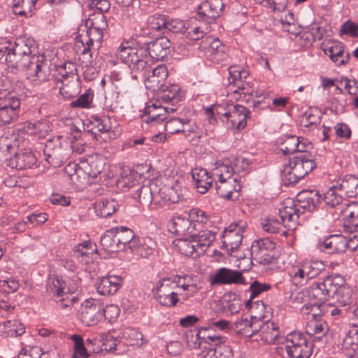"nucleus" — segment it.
I'll return each mask as SVG.
<instances>
[{
	"mask_svg": "<svg viewBox=\"0 0 358 358\" xmlns=\"http://www.w3.org/2000/svg\"><path fill=\"white\" fill-rule=\"evenodd\" d=\"M6 61L9 65L24 70L27 78L33 80L45 81L50 76V62L38 54L35 41L20 37L8 50Z\"/></svg>",
	"mask_w": 358,
	"mask_h": 358,
	"instance_id": "obj_1",
	"label": "nucleus"
},
{
	"mask_svg": "<svg viewBox=\"0 0 358 358\" xmlns=\"http://www.w3.org/2000/svg\"><path fill=\"white\" fill-rule=\"evenodd\" d=\"M321 195L316 190H303L296 196V202L288 199L280 208V217L289 229L296 228L299 218L300 209L314 210L320 202Z\"/></svg>",
	"mask_w": 358,
	"mask_h": 358,
	"instance_id": "obj_2",
	"label": "nucleus"
},
{
	"mask_svg": "<svg viewBox=\"0 0 358 358\" xmlns=\"http://www.w3.org/2000/svg\"><path fill=\"white\" fill-rule=\"evenodd\" d=\"M316 167L315 162L308 154L296 155L284 165L281 176L286 185L295 184Z\"/></svg>",
	"mask_w": 358,
	"mask_h": 358,
	"instance_id": "obj_3",
	"label": "nucleus"
},
{
	"mask_svg": "<svg viewBox=\"0 0 358 358\" xmlns=\"http://www.w3.org/2000/svg\"><path fill=\"white\" fill-rule=\"evenodd\" d=\"M45 161L53 167L62 166L69 158L71 150L66 137L62 135L48 139L44 147Z\"/></svg>",
	"mask_w": 358,
	"mask_h": 358,
	"instance_id": "obj_4",
	"label": "nucleus"
},
{
	"mask_svg": "<svg viewBox=\"0 0 358 358\" xmlns=\"http://www.w3.org/2000/svg\"><path fill=\"white\" fill-rule=\"evenodd\" d=\"M117 57L132 71H147L148 57L144 48L124 46L122 45L116 52Z\"/></svg>",
	"mask_w": 358,
	"mask_h": 358,
	"instance_id": "obj_5",
	"label": "nucleus"
},
{
	"mask_svg": "<svg viewBox=\"0 0 358 358\" xmlns=\"http://www.w3.org/2000/svg\"><path fill=\"white\" fill-rule=\"evenodd\" d=\"M282 343L289 358H309L313 352V344L298 331L288 334Z\"/></svg>",
	"mask_w": 358,
	"mask_h": 358,
	"instance_id": "obj_6",
	"label": "nucleus"
},
{
	"mask_svg": "<svg viewBox=\"0 0 358 358\" xmlns=\"http://www.w3.org/2000/svg\"><path fill=\"white\" fill-rule=\"evenodd\" d=\"M152 293L159 303L166 307L176 306L179 301L178 296L180 295L170 277L159 280L152 289Z\"/></svg>",
	"mask_w": 358,
	"mask_h": 358,
	"instance_id": "obj_7",
	"label": "nucleus"
},
{
	"mask_svg": "<svg viewBox=\"0 0 358 358\" xmlns=\"http://www.w3.org/2000/svg\"><path fill=\"white\" fill-rule=\"evenodd\" d=\"M103 303L98 299L85 300L81 305L78 317L85 326H94L103 318Z\"/></svg>",
	"mask_w": 358,
	"mask_h": 358,
	"instance_id": "obj_8",
	"label": "nucleus"
},
{
	"mask_svg": "<svg viewBox=\"0 0 358 358\" xmlns=\"http://www.w3.org/2000/svg\"><path fill=\"white\" fill-rule=\"evenodd\" d=\"M211 286L224 285H245V279L241 271L222 267L211 273L208 277Z\"/></svg>",
	"mask_w": 358,
	"mask_h": 358,
	"instance_id": "obj_9",
	"label": "nucleus"
},
{
	"mask_svg": "<svg viewBox=\"0 0 358 358\" xmlns=\"http://www.w3.org/2000/svg\"><path fill=\"white\" fill-rule=\"evenodd\" d=\"M246 227V222L239 220L230 224L224 229L222 234V243L229 251L233 252L238 249Z\"/></svg>",
	"mask_w": 358,
	"mask_h": 358,
	"instance_id": "obj_10",
	"label": "nucleus"
},
{
	"mask_svg": "<svg viewBox=\"0 0 358 358\" xmlns=\"http://www.w3.org/2000/svg\"><path fill=\"white\" fill-rule=\"evenodd\" d=\"M275 243L268 238L255 240L251 246L252 258L261 264H268L275 258Z\"/></svg>",
	"mask_w": 358,
	"mask_h": 358,
	"instance_id": "obj_11",
	"label": "nucleus"
},
{
	"mask_svg": "<svg viewBox=\"0 0 358 358\" xmlns=\"http://www.w3.org/2000/svg\"><path fill=\"white\" fill-rule=\"evenodd\" d=\"M351 239H348L341 234L331 235L320 241V249L329 254H340L345 252L348 248H351Z\"/></svg>",
	"mask_w": 358,
	"mask_h": 358,
	"instance_id": "obj_12",
	"label": "nucleus"
},
{
	"mask_svg": "<svg viewBox=\"0 0 358 358\" xmlns=\"http://www.w3.org/2000/svg\"><path fill=\"white\" fill-rule=\"evenodd\" d=\"M224 8L222 0H206L197 7L199 20L211 24L217 18Z\"/></svg>",
	"mask_w": 358,
	"mask_h": 358,
	"instance_id": "obj_13",
	"label": "nucleus"
},
{
	"mask_svg": "<svg viewBox=\"0 0 358 358\" xmlns=\"http://www.w3.org/2000/svg\"><path fill=\"white\" fill-rule=\"evenodd\" d=\"M335 213L342 217L343 226L348 231L352 232L358 229V202L352 201L345 203L336 210Z\"/></svg>",
	"mask_w": 358,
	"mask_h": 358,
	"instance_id": "obj_14",
	"label": "nucleus"
},
{
	"mask_svg": "<svg viewBox=\"0 0 358 358\" xmlns=\"http://www.w3.org/2000/svg\"><path fill=\"white\" fill-rule=\"evenodd\" d=\"M36 161V157L31 150H20L6 158L5 164L11 169H24L32 167Z\"/></svg>",
	"mask_w": 358,
	"mask_h": 358,
	"instance_id": "obj_15",
	"label": "nucleus"
},
{
	"mask_svg": "<svg viewBox=\"0 0 358 358\" xmlns=\"http://www.w3.org/2000/svg\"><path fill=\"white\" fill-rule=\"evenodd\" d=\"M248 117H250V111L243 106L234 103L229 105V114L226 122L228 127L244 129Z\"/></svg>",
	"mask_w": 358,
	"mask_h": 358,
	"instance_id": "obj_16",
	"label": "nucleus"
},
{
	"mask_svg": "<svg viewBox=\"0 0 358 358\" xmlns=\"http://www.w3.org/2000/svg\"><path fill=\"white\" fill-rule=\"evenodd\" d=\"M206 41L208 45L206 48L205 53L211 61L222 64L227 59V48L219 39L209 36L206 38Z\"/></svg>",
	"mask_w": 358,
	"mask_h": 358,
	"instance_id": "obj_17",
	"label": "nucleus"
},
{
	"mask_svg": "<svg viewBox=\"0 0 358 358\" xmlns=\"http://www.w3.org/2000/svg\"><path fill=\"white\" fill-rule=\"evenodd\" d=\"M171 43L167 37H160L154 41L146 43V48L150 57L153 60H163L170 52Z\"/></svg>",
	"mask_w": 358,
	"mask_h": 358,
	"instance_id": "obj_18",
	"label": "nucleus"
},
{
	"mask_svg": "<svg viewBox=\"0 0 358 358\" xmlns=\"http://www.w3.org/2000/svg\"><path fill=\"white\" fill-rule=\"evenodd\" d=\"M323 50L324 54L338 66L345 64L350 57L349 52L345 55L344 45L338 41H329L324 45Z\"/></svg>",
	"mask_w": 358,
	"mask_h": 358,
	"instance_id": "obj_19",
	"label": "nucleus"
},
{
	"mask_svg": "<svg viewBox=\"0 0 358 358\" xmlns=\"http://www.w3.org/2000/svg\"><path fill=\"white\" fill-rule=\"evenodd\" d=\"M159 190L158 180H148L136 190L134 197H137L138 201L145 205H149L152 202L158 204L156 196Z\"/></svg>",
	"mask_w": 358,
	"mask_h": 358,
	"instance_id": "obj_20",
	"label": "nucleus"
},
{
	"mask_svg": "<svg viewBox=\"0 0 358 358\" xmlns=\"http://www.w3.org/2000/svg\"><path fill=\"white\" fill-rule=\"evenodd\" d=\"M147 78L145 84L147 88L152 90H158L163 87L164 82L168 76V70L166 66L163 64L158 65L146 75Z\"/></svg>",
	"mask_w": 358,
	"mask_h": 358,
	"instance_id": "obj_21",
	"label": "nucleus"
},
{
	"mask_svg": "<svg viewBox=\"0 0 358 358\" xmlns=\"http://www.w3.org/2000/svg\"><path fill=\"white\" fill-rule=\"evenodd\" d=\"M170 230L179 236L191 238L195 234L196 227L192 225L189 218L176 216L171 219Z\"/></svg>",
	"mask_w": 358,
	"mask_h": 358,
	"instance_id": "obj_22",
	"label": "nucleus"
},
{
	"mask_svg": "<svg viewBox=\"0 0 358 358\" xmlns=\"http://www.w3.org/2000/svg\"><path fill=\"white\" fill-rule=\"evenodd\" d=\"M122 281V278L117 275L102 277L96 286L97 292L101 295L114 294L121 287Z\"/></svg>",
	"mask_w": 358,
	"mask_h": 358,
	"instance_id": "obj_23",
	"label": "nucleus"
},
{
	"mask_svg": "<svg viewBox=\"0 0 358 358\" xmlns=\"http://www.w3.org/2000/svg\"><path fill=\"white\" fill-rule=\"evenodd\" d=\"M169 109L168 107L157 106L155 104L148 106L142 116L143 121L147 124H161L168 119L166 113Z\"/></svg>",
	"mask_w": 358,
	"mask_h": 358,
	"instance_id": "obj_24",
	"label": "nucleus"
},
{
	"mask_svg": "<svg viewBox=\"0 0 358 358\" xmlns=\"http://www.w3.org/2000/svg\"><path fill=\"white\" fill-rule=\"evenodd\" d=\"M195 187L200 194H205L212 186L213 179L206 169L195 168L192 171Z\"/></svg>",
	"mask_w": 358,
	"mask_h": 358,
	"instance_id": "obj_25",
	"label": "nucleus"
},
{
	"mask_svg": "<svg viewBox=\"0 0 358 358\" xmlns=\"http://www.w3.org/2000/svg\"><path fill=\"white\" fill-rule=\"evenodd\" d=\"M204 227H196L195 234L191 238L196 241L197 248L200 254H203L206 249L212 244L215 239V232L211 230L205 229Z\"/></svg>",
	"mask_w": 358,
	"mask_h": 358,
	"instance_id": "obj_26",
	"label": "nucleus"
},
{
	"mask_svg": "<svg viewBox=\"0 0 358 358\" xmlns=\"http://www.w3.org/2000/svg\"><path fill=\"white\" fill-rule=\"evenodd\" d=\"M178 250L185 256L193 257L194 258L200 256L199 250L196 246V241L193 238L180 236L173 242Z\"/></svg>",
	"mask_w": 358,
	"mask_h": 358,
	"instance_id": "obj_27",
	"label": "nucleus"
},
{
	"mask_svg": "<svg viewBox=\"0 0 358 358\" xmlns=\"http://www.w3.org/2000/svg\"><path fill=\"white\" fill-rule=\"evenodd\" d=\"M335 187L345 196L354 197L358 194V178L353 175H346L336 182Z\"/></svg>",
	"mask_w": 358,
	"mask_h": 358,
	"instance_id": "obj_28",
	"label": "nucleus"
},
{
	"mask_svg": "<svg viewBox=\"0 0 358 358\" xmlns=\"http://www.w3.org/2000/svg\"><path fill=\"white\" fill-rule=\"evenodd\" d=\"M21 100L14 91L0 90V108L20 113Z\"/></svg>",
	"mask_w": 358,
	"mask_h": 358,
	"instance_id": "obj_29",
	"label": "nucleus"
},
{
	"mask_svg": "<svg viewBox=\"0 0 358 358\" xmlns=\"http://www.w3.org/2000/svg\"><path fill=\"white\" fill-rule=\"evenodd\" d=\"M158 187L160 188L158 195H157V203L169 201L173 203H178L180 200V194L176 187L172 185H163L158 181Z\"/></svg>",
	"mask_w": 358,
	"mask_h": 358,
	"instance_id": "obj_30",
	"label": "nucleus"
},
{
	"mask_svg": "<svg viewBox=\"0 0 358 358\" xmlns=\"http://www.w3.org/2000/svg\"><path fill=\"white\" fill-rule=\"evenodd\" d=\"M328 331V325L321 315L313 318H308L306 325V332L316 338H321L324 336Z\"/></svg>",
	"mask_w": 358,
	"mask_h": 358,
	"instance_id": "obj_31",
	"label": "nucleus"
},
{
	"mask_svg": "<svg viewBox=\"0 0 358 358\" xmlns=\"http://www.w3.org/2000/svg\"><path fill=\"white\" fill-rule=\"evenodd\" d=\"M25 331L24 325L17 320H9L0 322V336L15 337Z\"/></svg>",
	"mask_w": 358,
	"mask_h": 358,
	"instance_id": "obj_32",
	"label": "nucleus"
},
{
	"mask_svg": "<svg viewBox=\"0 0 358 358\" xmlns=\"http://www.w3.org/2000/svg\"><path fill=\"white\" fill-rule=\"evenodd\" d=\"M330 298L333 301L334 305L339 306L340 307L348 308L349 313H350L352 309L354 308V306H351V303H352V289L347 285L340 287V289Z\"/></svg>",
	"mask_w": 358,
	"mask_h": 358,
	"instance_id": "obj_33",
	"label": "nucleus"
},
{
	"mask_svg": "<svg viewBox=\"0 0 358 358\" xmlns=\"http://www.w3.org/2000/svg\"><path fill=\"white\" fill-rule=\"evenodd\" d=\"M248 308H249L252 314L250 317L257 322H263L269 317L271 308L262 301L255 302L251 301Z\"/></svg>",
	"mask_w": 358,
	"mask_h": 358,
	"instance_id": "obj_34",
	"label": "nucleus"
},
{
	"mask_svg": "<svg viewBox=\"0 0 358 358\" xmlns=\"http://www.w3.org/2000/svg\"><path fill=\"white\" fill-rule=\"evenodd\" d=\"M259 328L257 333L260 334L262 339L265 342L271 343L278 341V327L273 322H269V319L259 322Z\"/></svg>",
	"mask_w": 358,
	"mask_h": 358,
	"instance_id": "obj_35",
	"label": "nucleus"
},
{
	"mask_svg": "<svg viewBox=\"0 0 358 358\" xmlns=\"http://www.w3.org/2000/svg\"><path fill=\"white\" fill-rule=\"evenodd\" d=\"M321 112L317 108H310L300 117L301 127L313 129L321 121Z\"/></svg>",
	"mask_w": 358,
	"mask_h": 358,
	"instance_id": "obj_36",
	"label": "nucleus"
},
{
	"mask_svg": "<svg viewBox=\"0 0 358 358\" xmlns=\"http://www.w3.org/2000/svg\"><path fill=\"white\" fill-rule=\"evenodd\" d=\"M117 201L114 199H101L94 204L97 215L101 217H107L112 215L117 210Z\"/></svg>",
	"mask_w": 358,
	"mask_h": 358,
	"instance_id": "obj_37",
	"label": "nucleus"
},
{
	"mask_svg": "<svg viewBox=\"0 0 358 358\" xmlns=\"http://www.w3.org/2000/svg\"><path fill=\"white\" fill-rule=\"evenodd\" d=\"M236 182L237 179L219 180L215 182L217 194L222 197L231 199L234 192L240 189Z\"/></svg>",
	"mask_w": 358,
	"mask_h": 358,
	"instance_id": "obj_38",
	"label": "nucleus"
},
{
	"mask_svg": "<svg viewBox=\"0 0 358 358\" xmlns=\"http://www.w3.org/2000/svg\"><path fill=\"white\" fill-rule=\"evenodd\" d=\"M47 291L50 294H52V296L56 299L62 296L64 294L70 292L69 287H66V282L58 276H50L47 282Z\"/></svg>",
	"mask_w": 358,
	"mask_h": 358,
	"instance_id": "obj_39",
	"label": "nucleus"
},
{
	"mask_svg": "<svg viewBox=\"0 0 358 358\" xmlns=\"http://www.w3.org/2000/svg\"><path fill=\"white\" fill-rule=\"evenodd\" d=\"M117 245L121 247V249L128 247L134 251L135 248V240L134 239V231L127 227H121L116 229L115 232Z\"/></svg>",
	"mask_w": 358,
	"mask_h": 358,
	"instance_id": "obj_40",
	"label": "nucleus"
},
{
	"mask_svg": "<svg viewBox=\"0 0 358 358\" xmlns=\"http://www.w3.org/2000/svg\"><path fill=\"white\" fill-rule=\"evenodd\" d=\"M322 285V281L320 282H315L308 289H306L311 301L316 302L321 306L323 305L324 301H327L330 298L327 289H323Z\"/></svg>",
	"mask_w": 358,
	"mask_h": 358,
	"instance_id": "obj_41",
	"label": "nucleus"
},
{
	"mask_svg": "<svg viewBox=\"0 0 358 358\" xmlns=\"http://www.w3.org/2000/svg\"><path fill=\"white\" fill-rule=\"evenodd\" d=\"M235 327L236 331L246 336H252L253 334L257 333L259 329V322L252 320H248L247 317L241 318L235 322Z\"/></svg>",
	"mask_w": 358,
	"mask_h": 358,
	"instance_id": "obj_42",
	"label": "nucleus"
},
{
	"mask_svg": "<svg viewBox=\"0 0 358 358\" xmlns=\"http://www.w3.org/2000/svg\"><path fill=\"white\" fill-rule=\"evenodd\" d=\"M323 289H326L329 296H332L341 287H344L345 279L340 275L327 276L323 280Z\"/></svg>",
	"mask_w": 358,
	"mask_h": 358,
	"instance_id": "obj_43",
	"label": "nucleus"
},
{
	"mask_svg": "<svg viewBox=\"0 0 358 358\" xmlns=\"http://www.w3.org/2000/svg\"><path fill=\"white\" fill-rule=\"evenodd\" d=\"M159 96L160 99L166 102L172 101L177 103L181 100L183 95L178 85H171L162 89Z\"/></svg>",
	"mask_w": 358,
	"mask_h": 358,
	"instance_id": "obj_44",
	"label": "nucleus"
},
{
	"mask_svg": "<svg viewBox=\"0 0 358 358\" xmlns=\"http://www.w3.org/2000/svg\"><path fill=\"white\" fill-rule=\"evenodd\" d=\"M81 29H79L80 32ZM76 42L77 44V48L80 50L82 55L86 57V59H89V61L92 58V48L94 46L95 41L90 38H84V34L79 33L76 37Z\"/></svg>",
	"mask_w": 358,
	"mask_h": 358,
	"instance_id": "obj_45",
	"label": "nucleus"
},
{
	"mask_svg": "<svg viewBox=\"0 0 358 358\" xmlns=\"http://www.w3.org/2000/svg\"><path fill=\"white\" fill-rule=\"evenodd\" d=\"M71 76L73 79H69V82L62 83V86L59 87L61 94L66 98L76 96L79 90L78 76L73 75Z\"/></svg>",
	"mask_w": 358,
	"mask_h": 358,
	"instance_id": "obj_46",
	"label": "nucleus"
},
{
	"mask_svg": "<svg viewBox=\"0 0 358 358\" xmlns=\"http://www.w3.org/2000/svg\"><path fill=\"white\" fill-rule=\"evenodd\" d=\"M100 243L105 250L109 252H115L121 249V247L117 245L116 235L113 229L107 231L101 236Z\"/></svg>",
	"mask_w": 358,
	"mask_h": 358,
	"instance_id": "obj_47",
	"label": "nucleus"
},
{
	"mask_svg": "<svg viewBox=\"0 0 358 358\" xmlns=\"http://www.w3.org/2000/svg\"><path fill=\"white\" fill-rule=\"evenodd\" d=\"M28 128L33 135L38 136L39 138H45L51 131L50 122L46 120L29 123Z\"/></svg>",
	"mask_w": 358,
	"mask_h": 358,
	"instance_id": "obj_48",
	"label": "nucleus"
},
{
	"mask_svg": "<svg viewBox=\"0 0 358 358\" xmlns=\"http://www.w3.org/2000/svg\"><path fill=\"white\" fill-rule=\"evenodd\" d=\"M234 173V169L231 164L228 163H220L215 164V167L213 170V175L215 177H217L219 180H229L236 179L232 178L233 173Z\"/></svg>",
	"mask_w": 358,
	"mask_h": 358,
	"instance_id": "obj_49",
	"label": "nucleus"
},
{
	"mask_svg": "<svg viewBox=\"0 0 358 358\" xmlns=\"http://www.w3.org/2000/svg\"><path fill=\"white\" fill-rule=\"evenodd\" d=\"M229 105L226 107L222 105H217L213 108L210 107L206 110V115L211 122L212 120L219 117L222 122H226L229 114Z\"/></svg>",
	"mask_w": 358,
	"mask_h": 358,
	"instance_id": "obj_50",
	"label": "nucleus"
},
{
	"mask_svg": "<svg viewBox=\"0 0 358 358\" xmlns=\"http://www.w3.org/2000/svg\"><path fill=\"white\" fill-rule=\"evenodd\" d=\"M289 275L291 281L296 286H303L309 280L303 264L292 267L289 271Z\"/></svg>",
	"mask_w": 358,
	"mask_h": 358,
	"instance_id": "obj_51",
	"label": "nucleus"
},
{
	"mask_svg": "<svg viewBox=\"0 0 358 358\" xmlns=\"http://www.w3.org/2000/svg\"><path fill=\"white\" fill-rule=\"evenodd\" d=\"M86 27H92L98 31H104L108 27L106 16L101 12H94L90 15Z\"/></svg>",
	"mask_w": 358,
	"mask_h": 358,
	"instance_id": "obj_52",
	"label": "nucleus"
},
{
	"mask_svg": "<svg viewBox=\"0 0 358 358\" xmlns=\"http://www.w3.org/2000/svg\"><path fill=\"white\" fill-rule=\"evenodd\" d=\"M342 348L347 351V355L350 357L358 355V338L351 334L350 330L343 339Z\"/></svg>",
	"mask_w": 358,
	"mask_h": 358,
	"instance_id": "obj_53",
	"label": "nucleus"
},
{
	"mask_svg": "<svg viewBox=\"0 0 358 358\" xmlns=\"http://www.w3.org/2000/svg\"><path fill=\"white\" fill-rule=\"evenodd\" d=\"M302 264L309 280L317 277L324 269V264L322 261H306Z\"/></svg>",
	"mask_w": 358,
	"mask_h": 358,
	"instance_id": "obj_54",
	"label": "nucleus"
},
{
	"mask_svg": "<svg viewBox=\"0 0 358 358\" xmlns=\"http://www.w3.org/2000/svg\"><path fill=\"white\" fill-rule=\"evenodd\" d=\"M123 337L128 345L131 346H141L144 344L143 334L134 328H129L124 331Z\"/></svg>",
	"mask_w": 358,
	"mask_h": 358,
	"instance_id": "obj_55",
	"label": "nucleus"
},
{
	"mask_svg": "<svg viewBox=\"0 0 358 358\" xmlns=\"http://www.w3.org/2000/svg\"><path fill=\"white\" fill-rule=\"evenodd\" d=\"M336 190L338 189L334 185L323 195V200L326 205L331 208H336V210L341 205H343L342 203V196L338 194Z\"/></svg>",
	"mask_w": 358,
	"mask_h": 358,
	"instance_id": "obj_56",
	"label": "nucleus"
},
{
	"mask_svg": "<svg viewBox=\"0 0 358 358\" xmlns=\"http://www.w3.org/2000/svg\"><path fill=\"white\" fill-rule=\"evenodd\" d=\"M278 216H280V213L278 214ZM279 218L280 220L274 217H269L264 219L262 222V227L263 230L268 233L274 234L278 232L282 226L287 227L282 221L281 217H279Z\"/></svg>",
	"mask_w": 358,
	"mask_h": 358,
	"instance_id": "obj_57",
	"label": "nucleus"
},
{
	"mask_svg": "<svg viewBox=\"0 0 358 358\" xmlns=\"http://www.w3.org/2000/svg\"><path fill=\"white\" fill-rule=\"evenodd\" d=\"M92 124L94 126L92 129H96L101 133H108L112 130V123L108 116H93Z\"/></svg>",
	"mask_w": 358,
	"mask_h": 358,
	"instance_id": "obj_58",
	"label": "nucleus"
},
{
	"mask_svg": "<svg viewBox=\"0 0 358 358\" xmlns=\"http://www.w3.org/2000/svg\"><path fill=\"white\" fill-rule=\"evenodd\" d=\"M94 98V91L88 89L77 99L71 103L72 108H89L91 106Z\"/></svg>",
	"mask_w": 358,
	"mask_h": 358,
	"instance_id": "obj_59",
	"label": "nucleus"
},
{
	"mask_svg": "<svg viewBox=\"0 0 358 358\" xmlns=\"http://www.w3.org/2000/svg\"><path fill=\"white\" fill-rule=\"evenodd\" d=\"M189 220L196 227H204V225L208 224V222L205 212L199 208H193L189 210Z\"/></svg>",
	"mask_w": 358,
	"mask_h": 358,
	"instance_id": "obj_60",
	"label": "nucleus"
},
{
	"mask_svg": "<svg viewBox=\"0 0 358 358\" xmlns=\"http://www.w3.org/2000/svg\"><path fill=\"white\" fill-rule=\"evenodd\" d=\"M229 83L230 85L235 86L236 83H241L243 79L248 76V73L242 71L239 66H231L228 68Z\"/></svg>",
	"mask_w": 358,
	"mask_h": 358,
	"instance_id": "obj_61",
	"label": "nucleus"
},
{
	"mask_svg": "<svg viewBox=\"0 0 358 358\" xmlns=\"http://www.w3.org/2000/svg\"><path fill=\"white\" fill-rule=\"evenodd\" d=\"M189 29V24L180 19H171L168 20L166 31L173 34H185Z\"/></svg>",
	"mask_w": 358,
	"mask_h": 358,
	"instance_id": "obj_62",
	"label": "nucleus"
},
{
	"mask_svg": "<svg viewBox=\"0 0 358 358\" xmlns=\"http://www.w3.org/2000/svg\"><path fill=\"white\" fill-rule=\"evenodd\" d=\"M301 313L303 315H306V319L313 318L322 315L321 306L313 301L306 303L301 308Z\"/></svg>",
	"mask_w": 358,
	"mask_h": 358,
	"instance_id": "obj_63",
	"label": "nucleus"
},
{
	"mask_svg": "<svg viewBox=\"0 0 358 358\" xmlns=\"http://www.w3.org/2000/svg\"><path fill=\"white\" fill-rule=\"evenodd\" d=\"M299 143V137L296 136H290L280 143V150L284 155H291L296 152L297 143Z\"/></svg>",
	"mask_w": 358,
	"mask_h": 358,
	"instance_id": "obj_64",
	"label": "nucleus"
}]
</instances>
